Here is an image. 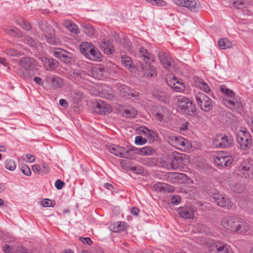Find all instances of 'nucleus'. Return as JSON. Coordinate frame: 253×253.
I'll list each match as a JSON object with an SVG mask.
<instances>
[{
	"instance_id": "31",
	"label": "nucleus",
	"mask_w": 253,
	"mask_h": 253,
	"mask_svg": "<svg viewBox=\"0 0 253 253\" xmlns=\"http://www.w3.org/2000/svg\"><path fill=\"white\" fill-rule=\"evenodd\" d=\"M195 84L197 87L206 93H209L211 91L209 85L202 79L197 78L195 81Z\"/></svg>"
},
{
	"instance_id": "27",
	"label": "nucleus",
	"mask_w": 253,
	"mask_h": 253,
	"mask_svg": "<svg viewBox=\"0 0 253 253\" xmlns=\"http://www.w3.org/2000/svg\"><path fill=\"white\" fill-rule=\"evenodd\" d=\"M154 189L157 192H172L174 188L171 185L165 183L159 182L153 185Z\"/></svg>"
},
{
	"instance_id": "3",
	"label": "nucleus",
	"mask_w": 253,
	"mask_h": 253,
	"mask_svg": "<svg viewBox=\"0 0 253 253\" xmlns=\"http://www.w3.org/2000/svg\"><path fill=\"white\" fill-rule=\"evenodd\" d=\"M189 162V159L185 154L177 152H173L171 156V162L168 165V168L173 170L182 169Z\"/></svg>"
},
{
	"instance_id": "36",
	"label": "nucleus",
	"mask_w": 253,
	"mask_h": 253,
	"mask_svg": "<svg viewBox=\"0 0 253 253\" xmlns=\"http://www.w3.org/2000/svg\"><path fill=\"white\" fill-rule=\"evenodd\" d=\"M92 48H94V45L88 42H83L80 45V51L84 56Z\"/></svg>"
},
{
	"instance_id": "8",
	"label": "nucleus",
	"mask_w": 253,
	"mask_h": 253,
	"mask_svg": "<svg viewBox=\"0 0 253 253\" xmlns=\"http://www.w3.org/2000/svg\"><path fill=\"white\" fill-rule=\"evenodd\" d=\"M40 29L43 32L46 41L51 44L58 45L60 43L59 40L55 34L54 29L47 24L46 22H43L40 26Z\"/></svg>"
},
{
	"instance_id": "40",
	"label": "nucleus",
	"mask_w": 253,
	"mask_h": 253,
	"mask_svg": "<svg viewBox=\"0 0 253 253\" xmlns=\"http://www.w3.org/2000/svg\"><path fill=\"white\" fill-rule=\"evenodd\" d=\"M5 168L10 171H13L16 168L15 161L11 159H6L4 163Z\"/></svg>"
},
{
	"instance_id": "18",
	"label": "nucleus",
	"mask_w": 253,
	"mask_h": 253,
	"mask_svg": "<svg viewBox=\"0 0 253 253\" xmlns=\"http://www.w3.org/2000/svg\"><path fill=\"white\" fill-rule=\"evenodd\" d=\"M195 210L191 206H186L178 208L177 212L179 216L185 219L193 218Z\"/></svg>"
},
{
	"instance_id": "51",
	"label": "nucleus",
	"mask_w": 253,
	"mask_h": 253,
	"mask_svg": "<svg viewBox=\"0 0 253 253\" xmlns=\"http://www.w3.org/2000/svg\"><path fill=\"white\" fill-rule=\"evenodd\" d=\"M21 169L24 174L27 176H30L31 174V169L27 165L22 166Z\"/></svg>"
},
{
	"instance_id": "52",
	"label": "nucleus",
	"mask_w": 253,
	"mask_h": 253,
	"mask_svg": "<svg viewBox=\"0 0 253 253\" xmlns=\"http://www.w3.org/2000/svg\"><path fill=\"white\" fill-rule=\"evenodd\" d=\"M41 204L44 207H51L53 206L52 201L47 199L42 201Z\"/></svg>"
},
{
	"instance_id": "61",
	"label": "nucleus",
	"mask_w": 253,
	"mask_h": 253,
	"mask_svg": "<svg viewBox=\"0 0 253 253\" xmlns=\"http://www.w3.org/2000/svg\"><path fill=\"white\" fill-rule=\"evenodd\" d=\"M25 157L27 159V162L29 163H33L35 161V157L34 155L27 154L25 155Z\"/></svg>"
},
{
	"instance_id": "24",
	"label": "nucleus",
	"mask_w": 253,
	"mask_h": 253,
	"mask_svg": "<svg viewBox=\"0 0 253 253\" xmlns=\"http://www.w3.org/2000/svg\"><path fill=\"white\" fill-rule=\"evenodd\" d=\"M131 152H134L135 154L141 156H151L155 153V150L150 146H144L143 147L138 148L134 147L130 148Z\"/></svg>"
},
{
	"instance_id": "11",
	"label": "nucleus",
	"mask_w": 253,
	"mask_h": 253,
	"mask_svg": "<svg viewBox=\"0 0 253 253\" xmlns=\"http://www.w3.org/2000/svg\"><path fill=\"white\" fill-rule=\"evenodd\" d=\"M195 99L202 110L208 112L212 109V105L211 99L205 94L202 93H197L195 96Z\"/></svg>"
},
{
	"instance_id": "12",
	"label": "nucleus",
	"mask_w": 253,
	"mask_h": 253,
	"mask_svg": "<svg viewBox=\"0 0 253 253\" xmlns=\"http://www.w3.org/2000/svg\"><path fill=\"white\" fill-rule=\"evenodd\" d=\"M213 159L215 164L221 167L229 166L233 161L232 157L225 153L218 154Z\"/></svg>"
},
{
	"instance_id": "35",
	"label": "nucleus",
	"mask_w": 253,
	"mask_h": 253,
	"mask_svg": "<svg viewBox=\"0 0 253 253\" xmlns=\"http://www.w3.org/2000/svg\"><path fill=\"white\" fill-rule=\"evenodd\" d=\"M154 97L160 101L165 102L167 100V94L166 92L160 90H155L153 92Z\"/></svg>"
},
{
	"instance_id": "15",
	"label": "nucleus",
	"mask_w": 253,
	"mask_h": 253,
	"mask_svg": "<svg viewBox=\"0 0 253 253\" xmlns=\"http://www.w3.org/2000/svg\"><path fill=\"white\" fill-rule=\"evenodd\" d=\"M209 252L210 253H229L230 249L225 243L216 241L211 245Z\"/></svg>"
},
{
	"instance_id": "50",
	"label": "nucleus",
	"mask_w": 253,
	"mask_h": 253,
	"mask_svg": "<svg viewBox=\"0 0 253 253\" xmlns=\"http://www.w3.org/2000/svg\"><path fill=\"white\" fill-rule=\"evenodd\" d=\"M18 24L20 25L23 29L27 31L30 30L31 28L30 23L25 19H22L21 22L18 23Z\"/></svg>"
},
{
	"instance_id": "25",
	"label": "nucleus",
	"mask_w": 253,
	"mask_h": 253,
	"mask_svg": "<svg viewBox=\"0 0 253 253\" xmlns=\"http://www.w3.org/2000/svg\"><path fill=\"white\" fill-rule=\"evenodd\" d=\"M139 131L140 133L144 135L147 138L148 140L150 142H154L156 140L157 137V133L152 129L142 126L139 127Z\"/></svg>"
},
{
	"instance_id": "2",
	"label": "nucleus",
	"mask_w": 253,
	"mask_h": 253,
	"mask_svg": "<svg viewBox=\"0 0 253 253\" xmlns=\"http://www.w3.org/2000/svg\"><path fill=\"white\" fill-rule=\"evenodd\" d=\"M139 53L145 64H141V69L144 72L145 76L152 77L157 75L156 70L154 66L150 65L151 62L154 61V56L144 47L139 48Z\"/></svg>"
},
{
	"instance_id": "39",
	"label": "nucleus",
	"mask_w": 253,
	"mask_h": 253,
	"mask_svg": "<svg viewBox=\"0 0 253 253\" xmlns=\"http://www.w3.org/2000/svg\"><path fill=\"white\" fill-rule=\"evenodd\" d=\"M121 61L123 65L126 68L130 69L133 67V63L130 57L126 55L122 56Z\"/></svg>"
},
{
	"instance_id": "37",
	"label": "nucleus",
	"mask_w": 253,
	"mask_h": 253,
	"mask_svg": "<svg viewBox=\"0 0 253 253\" xmlns=\"http://www.w3.org/2000/svg\"><path fill=\"white\" fill-rule=\"evenodd\" d=\"M218 45L221 49H226L231 47L232 43L227 39H221L218 42Z\"/></svg>"
},
{
	"instance_id": "14",
	"label": "nucleus",
	"mask_w": 253,
	"mask_h": 253,
	"mask_svg": "<svg viewBox=\"0 0 253 253\" xmlns=\"http://www.w3.org/2000/svg\"><path fill=\"white\" fill-rule=\"evenodd\" d=\"M212 198L218 206L226 208H231L233 203L231 200L224 195L217 193H214L212 194Z\"/></svg>"
},
{
	"instance_id": "4",
	"label": "nucleus",
	"mask_w": 253,
	"mask_h": 253,
	"mask_svg": "<svg viewBox=\"0 0 253 253\" xmlns=\"http://www.w3.org/2000/svg\"><path fill=\"white\" fill-rule=\"evenodd\" d=\"M169 143L181 151H188L192 148V144L187 139L180 136L174 135L168 137Z\"/></svg>"
},
{
	"instance_id": "49",
	"label": "nucleus",
	"mask_w": 253,
	"mask_h": 253,
	"mask_svg": "<svg viewBox=\"0 0 253 253\" xmlns=\"http://www.w3.org/2000/svg\"><path fill=\"white\" fill-rule=\"evenodd\" d=\"M241 219V218L235 217L231 232L233 233H236L238 228V224H239Z\"/></svg>"
},
{
	"instance_id": "22",
	"label": "nucleus",
	"mask_w": 253,
	"mask_h": 253,
	"mask_svg": "<svg viewBox=\"0 0 253 253\" xmlns=\"http://www.w3.org/2000/svg\"><path fill=\"white\" fill-rule=\"evenodd\" d=\"M118 91L119 95L122 97L133 96L136 97L138 96V93L136 91L125 84L119 85L118 87Z\"/></svg>"
},
{
	"instance_id": "60",
	"label": "nucleus",
	"mask_w": 253,
	"mask_h": 253,
	"mask_svg": "<svg viewBox=\"0 0 253 253\" xmlns=\"http://www.w3.org/2000/svg\"><path fill=\"white\" fill-rule=\"evenodd\" d=\"M69 52L67 51V54H64L60 60L65 63L70 62V57L68 56Z\"/></svg>"
},
{
	"instance_id": "26",
	"label": "nucleus",
	"mask_w": 253,
	"mask_h": 253,
	"mask_svg": "<svg viewBox=\"0 0 253 253\" xmlns=\"http://www.w3.org/2000/svg\"><path fill=\"white\" fill-rule=\"evenodd\" d=\"M96 112L101 115H106L111 113L112 111L111 106L105 103L104 101L100 100L97 102Z\"/></svg>"
},
{
	"instance_id": "45",
	"label": "nucleus",
	"mask_w": 253,
	"mask_h": 253,
	"mask_svg": "<svg viewBox=\"0 0 253 253\" xmlns=\"http://www.w3.org/2000/svg\"><path fill=\"white\" fill-rule=\"evenodd\" d=\"M149 3L159 6H165L167 5V3L164 0H145Z\"/></svg>"
},
{
	"instance_id": "64",
	"label": "nucleus",
	"mask_w": 253,
	"mask_h": 253,
	"mask_svg": "<svg viewBox=\"0 0 253 253\" xmlns=\"http://www.w3.org/2000/svg\"><path fill=\"white\" fill-rule=\"evenodd\" d=\"M59 104L62 106V107H64L65 108H66L68 107V103L66 101V100H65V99H61L60 100H59Z\"/></svg>"
},
{
	"instance_id": "41",
	"label": "nucleus",
	"mask_w": 253,
	"mask_h": 253,
	"mask_svg": "<svg viewBox=\"0 0 253 253\" xmlns=\"http://www.w3.org/2000/svg\"><path fill=\"white\" fill-rule=\"evenodd\" d=\"M51 52L58 59H61L64 54H67V51L60 48H55L51 50Z\"/></svg>"
},
{
	"instance_id": "32",
	"label": "nucleus",
	"mask_w": 253,
	"mask_h": 253,
	"mask_svg": "<svg viewBox=\"0 0 253 253\" xmlns=\"http://www.w3.org/2000/svg\"><path fill=\"white\" fill-rule=\"evenodd\" d=\"M250 230V226L248 223L244 219L241 218L236 233L244 234L248 232Z\"/></svg>"
},
{
	"instance_id": "46",
	"label": "nucleus",
	"mask_w": 253,
	"mask_h": 253,
	"mask_svg": "<svg viewBox=\"0 0 253 253\" xmlns=\"http://www.w3.org/2000/svg\"><path fill=\"white\" fill-rule=\"evenodd\" d=\"M231 188L235 192L240 193L244 190L245 187L241 184L236 183L234 185L233 184L231 185Z\"/></svg>"
},
{
	"instance_id": "44",
	"label": "nucleus",
	"mask_w": 253,
	"mask_h": 253,
	"mask_svg": "<svg viewBox=\"0 0 253 253\" xmlns=\"http://www.w3.org/2000/svg\"><path fill=\"white\" fill-rule=\"evenodd\" d=\"M249 3V0H236L234 2V5L237 8H240L241 6H245Z\"/></svg>"
},
{
	"instance_id": "19",
	"label": "nucleus",
	"mask_w": 253,
	"mask_h": 253,
	"mask_svg": "<svg viewBox=\"0 0 253 253\" xmlns=\"http://www.w3.org/2000/svg\"><path fill=\"white\" fill-rule=\"evenodd\" d=\"M159 59L163 66L169 71H172L174 68V62L172 59L164 53L159 55Z\"/></svg>"
},
{
	"instance_id": "57",
	"label": "nucleus",
	"mask_w": 253,
	"mask_h": 253,
	"mask_svg": "<svg viewBox=\"0 0 253 253\" xmlns=\"http://www.w3.org/2000/svg\"><path fill=\"white\" fill-rule=\"evenodd\" d=\"M6 54L13 56H18L19 55V53L13 49H9L7 50Z\"/></svg>"
},
{
	"instance_id": "21",
	"label": "nucleus",
	"mask_w": 253,
	"mask_h": 253,
	"mask_svg": "<svg viewBox=\"0 0 253 253\" xmlns=\"http://www.w3.org/2000/svg\"><path fill=\"white\" fill-rule=\"evenodd\" d=\"M40 60L43 64L44 68L46 71H53L58 65V62L53 58H48L46 57H40Z\"/></svg>"
},
{
	"instance_id": "43",
	"label": "nucleus",
	"mask_w": 253,
	"mask_h": 253,
	"mask_svg": "<svg viewBox=\"0 0 253 253\" xmlns=\"http://www.w3.org/2000/svg\"><path fill=\"white\" fill-rule=\"evenodd\" d=\"M83 31L84 33L88 36H92L94 34V29L90 24H86L83 26Z\"/></svg>"
},
{
	"instance_id": "55",
	"label": "nucleus",
	"mask_w": 253,
	"mask_h": 253,
	"mask_svg": "<svg viewBox=\"0 0 253 253\" xmlns=\"http://www.w3.org/2000/svg\"><path fill=\"white\" fill-rule=\"evenodd\" d=\"M17 253H34L31 250H28L24 247H18L16 249Z\"/></svg>"
},
{
	"instance_id": "53",
	"label": "nucleus",
	"mask_w": 253,
	"mask_h": 253,
	"mask_svg": "<svg viewBox=\"0 0 253 253\" xmlns=\"http://www.w3.org/2000/svg\"><path fill=\"white\" fill-rule=\"evenodd\" d=\"M181 201L180 197L178 195L173 196L171 198V203L175 205H178Z\"/></svg>"
},
{
	"instance_id": "17",
	"label": "nucleus",
	"mask_w": 253,
	"mask_h": 253,
	"mask_svg": "<svg viewBox=\"0 0 253 253\" xmlns=\"http://www.w3.org/2000/svg\"><path fill=\"white\" fill-rule=\"evenodd\" d=\"M231 140L226 135L222 134L217 135L213 140V145L216 147L226 148L231 143Z\"/></svg>"
},
{
	"instance_id": "7",
	"label": "nucleus",
	"mask_w": 253,
	"mask_h": 253,
	"mask_svg": "<svg viewBox=\"0 0 253 253\" xmlns=\"http://www.w3.org/2000/svg\"><path fill=\"white\" fill-rule=\"evenodd\" d=\"M237 141L241 148L246 150L251 147L252 138L251 133L244 127L241 129L237 133Z\"/></svg>"
},
{
	"instance_id": "10",
	"label": "nucleus",
	"mask_w": 253,
	"mask_h": 253,
	"mask_svg": "<svg viewBox=\"0 0 253 253\" xmlns=\"http://www.w3.org/2000/svg\"><path fill=\"white\" fill-rule=\"evenodd\" d=\"M172 1L176 5L186 7L192 12L198 11L200 8L198 0H172Z\"/></svg>"
},
{
	"instance_id": "48",
	"label": "nucleus",
	"mask_w": 253,
	"mask_h": 253,
	"mask_svg": "<svg viewBox=\"0 0 253 253\" xmlns=\"http://www.w3.org/2000/svg\"><path fill=\"white\" fill-rule=\"evenodd\" d=\"M4 31L10 35L16 37L18 36V33L16 29L12 27H7L4 29Z\"/></svg>"
},
{
	"instance_id": "1",
	"label": "nucleus",
	"mask_w": 253,
	"mask_h": 253,
	"mask_svg": "<svg viewBox=\"0 0 253 253\" xmlns=\"http://www.w3.org/2000/svg\"><path fill=\"white\" fill-rule=\"evenodd\" d=\"M219 90L222 93V99L224 105L230 109L240 112L243 109V105L240 99L236 96L235 92L225 85L219 86Z\"/></svg>"
},
{
	"instance_id": "59",
	"label": "nucleus",
	"mask_w": 253,
	"mask_h": 253,
	"mask_svg": "<svg viewBox=\"0 0 253 253\" xmlns=\"http://www.w3.org/2000/svg\"><path fill=\"white\" fill-rule=\"evenodd\" d=\"M42 174L47 173L49 171V167L47 164L43 163L42 164Z\"/></svg>"
},
{
	"instance_id": "33",
	"label": "nucleus",
	"mask_w": 253,
	"mask_h": 253,
	"mask_svg": "<svg viewBox=\"0 0 253 253\" xmlns=\"http://www.w3.org/2000/svg\"><path fill=\"white\" fill-rule=\"evenodd\" d=\"M63 26L66 27L69 31L74 34H78L80 30L78 26L70 20H65L63 22Z\"/></svg>"
},
{
	"instance_id": "16",
	"label": "nucleus",
	"mask_w": 253,
	"mask_h": 253,
	"mask_svg": "<svg viewBox=\"0 0 253 253\" xmlns=\"http://www.w3.org/2000/svg\"><path fill=\"white\" fill-rule=\"evenodd\" d=\"M177 104L180 109L183 110L186 113L190 114L193 113V104L188 98L184 96H179L177 98Z\"/></svg>"
},
{
	"instance_id": "13",
	"label": "nucleus",
	"mask_w": 253,
	"mask_h": 253,
	"mask_svg": "<svg viewBox=\"0 0 253 253\" xmlns=\"http://www.w3.org/2000/svg\"><path fill=\"white\" fill-rule=\"evenodd\" d=\"M167 83L168 85L176 92H183L185 90V84L182 80L178 79L175 76L168 78L167 79Z\"/></svg>"
},
{
	"instance_id": "58",
	"label": "nucleus",
	"mask_w": 253,
	"mask_h": 253,
	"mask_svg": "<svg viewBox=\"0 0 253 253\" xmlns=\"http://www.w3.org/2000/svg\"><path fill=\"white\" fill-rule=\"evenodd\" d=\"M32 169L35 173L40 174H42V170H41V167L37 164L34 165L32 167Z\"/></svg>"
},
{
	"instance_id": "6",
	"label": "nucleus",
	"mask_w": 253,
	"mask_h": 253,
	"mask_svg": "<svg viewBox=\"0 0 253 253\" xmlns=\"http://www.w3.org/2000/svg\"><path fill=\"white\" fill-rule=\"evenodd\" d=\"M20 66L25 70L26 73L23 75L25 78H28L34 76L36 69L35 60L29 57L22 58L19 62Z\"/></svg>"
},
{
	"instance_id": "29",
	"label": "nucleus",
	"mask_w": 253,
	"mask_h": 253,
	"mask_svg": "<svg viewBox=\"0 0 253 253\" xmlns=\"http://www.w3.org/2000/svg\"><path fill=\"white\" fill-rule=\"evenodd\" d=\"M100 47L104 52L108 55L111 54L114 51V47L111 42L105 39L102 40L100 43Z\"/></svg>"
},
{
	"instance_id": "30",
	"label": "nucleus",
	"mask_w": 253,
	"mask_h": 253,
	"mask_svg": "<svg viewBox=\"0 0 253 253\" xmlns=\"http://www.w3.org/2000/svg\"><path fill=\"white\" fill-rule=\"evenodd\" d=\"M234 218L235 216H226L224 217L221 221L222 226L227 230L231 231Z\"/></svg>"
},
{
	"instance_id": "5",
	"label": "nucleus",
	"mask_w": 253,
	"mask_h": 253,
	"mask_svg": "<svg viewBox=\"0 0 253 253\" xmlns=\"http://www.w3.org/2000/svg\"><path fill=\"white\" fill-rule=\"evenodd\" d=\"M107 149L111 153L117 157L126 159H134L135 156L131 153L130 148L126 149L115 144H108Z\"/></svg>"
},
{
	"instance_id": "47",
	"label": "nucleus",
	"mask_w": 253,
	"mask_h": 253,
	"mask_svg": "<svg viewBox=\"0 0 253 253\" xmlns=\"http://www.w3.org/2000/svg\"><path fill=\"white\" fill-rule=\"evenodd\" d=\"M147 139L143 138L141 136H136L135 138L134 142L136 145H143L147 143Z\"/></svg>"
},
{
	"instance_id": "20",
	"label": "nucleus",
	"mask_w": 253,
	"mask_h": 253,
	"mask_svg": "<svg viewBox=\"0 0 253 253\" xmlns=\"http://www.w3.org/2000/svg\"><path fill=\"white\" fill-rule=\"evenodd\" d=\"M46 81L51 88L56 89L63 85L62 78L53 75H49L46 78Z\"/></svg>"
},
{
	"instance_id": "62",
	"label": "nucleus",
	"mask_w": 253,
	"mask_h": 253,
	"mask_svg": "<svg viewBox=\"0 0 253 253\" xmlns=\"http://www.w3.org/2000/svg\"><path fill=\"white\" fill-rule=\"evenodd\" d=\"M80 240L81 241H82L83 243L89 245H91L92 243V241L89 237H85V238L80 237Z\"/></svg>"
},
{
	"instance_id": "38",
	"label": "nucleus",
	"mask_w": 253,
	"mask_h": 253,
	"mask_svg": "<svg viewBox=\"0 0 253 253\" xmlns=\"http://www.w3.org/2000/svg\"><path fill=\"white\" fill-rule=\"evenodd\" d=\"M23 42L32 47L38 48L41 44L28 36H24L22 38Z\"/></svg>"
},
{
	"instance_id": "23",
	"label": "nucleus",
	"mask_w": 253,
	"mask_h": 253,
	"mask_svg": "<svg viewBox=\"0 0 253 253\" xmlns=\"http://www.w3.org/2000/svg\"><path fill=\"white\" fill-rule=\"evenodd\" d=\"M92 75L98 80H103L109 76V73L103 67H94L92 70Z\"/></svg>"
},
{
	"instance_id": "34",
	"label": "nucleus",
	"mask_w": 253,
	"mask_h": 253,
	"mask_svg": "<svg viewBox=\"0 0 253 253\" xmlns=\"http://www.w3.org/2000/svg\"><path fill=\"white\" fill-rule=\"evenodd\" d=\"M110 228L114 232H120L125 230L126 223L124 222L118 221L111 224Z\"/></svg>"
},
{
	"instance_id": "63",
	"label": "nucleus",
	"mask_w": 253,
	"mask_h": 253,
	"mask_svg": "<svg viewBox=\"0 0 253 253\" xmlns=\"http://www.w3.org/2000/svg\"><path fill=\"white\" fill-rule=\"evenodd\" d=\"M131 169L135 171L136 173H141L143 172V169L141 167H137L135 166L132 167Z\"/></svg>"
},
{
	"instance_id": "42",
	"label": "nucleus",
	"mask_w": 253,
	"mask_h": 253,
	"mask_svg": "<svg viewBox=\"0 0 253 253\" xmlns=\"http://www.w3.org/2000/svg\"><path fill=\"white\" fill-rule=\"evenodd\" d=\"M137 114V111L133 108H129L124 111L123 115L126 118H133Z\"/></svg>"
},
{
	"instance_id": "28",
	"label": "nucleus",
	"mask_w": 253,
	"mask_h": 253,
	"mask_svg": "<svg viewBox=\"0 0 253 253\" xmlns=\"http://www.w3.org/2000/svg\"><path fill=\"white\" fill-rule=\"evenodd\" d=\"M85 56L94 61H100L102 58V54L94 45V48H92Z\"/></svg>"
},
{
	"instance_id": "54",
	"label": "nucleus",
	"mask_w": 253,
	"mask_h": 253,
	"mask_svg": "<svg viewBox=\"0 0 253 253\" xmlns=\"http://www.w3.org/2000/svg\"><path fill=\"white\" fill-rule=\"evenodd\" d=\"M3 250L4 253H13L14 251L12 246H9L7 244L4 246L3 247Z\"/></svg>"
},
{
	"instance_id": "9",
	"label": "nucleus",
	"mask_w": 253,
	"mask_h": 253,
	"mask_svg": "<svg viewBox=\"0 0 253 253\" xmlns=\"http://www.w3.org/2000/svg\"><path fill=\"white\" fill-rule=\"evenodd\" d=\"M238 174L245 178L253 177V160L245 159L241 163L238 168Z\"/></svg>"
},
{
	"instance_id": "56",
	"label": "nucleus",
	"mask_w": 253,
	"mask_h": 253,
	"mask_svg": "<svg viewBox=\"0 0 253 253\" xmlns=\"http://www.w3.org/2000/svg\"><path fill=\"white\" fill-rule=\"evenodd\" d=\"M65 185V183L60 179H57L55 182V187L58 189H61Z\"/></svg>"
}]
</instances>
